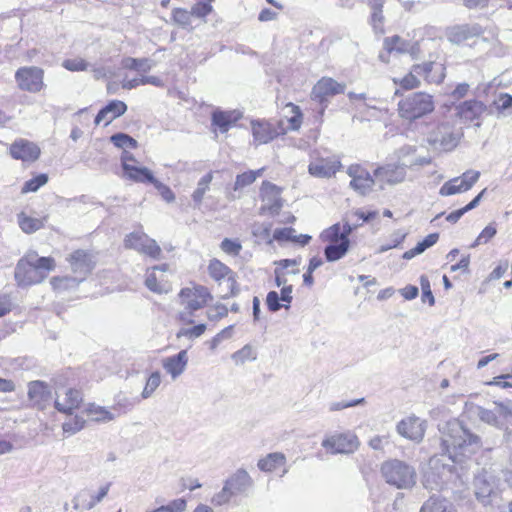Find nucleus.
<instances>
[{
  "label": "nucleus",
  "instance_id": "1",
  "mask_svg": "<svg viewBox=\"0 0 512 512\" xmlns=\"http://www.w3.org/2000/svg\"><path fill=\"white\" fill-rule=\"evenodd\" d=\"M441 446L449 459L461 463L480 448V438L470 433L458 420H451L441 430Z\"/></svg>",
  "mask_w": 512,
  "mask_h": 512
},
{
  "label": "nucleus",
  "instance_id": "2",
  "mask_svg": "<svg viewBox=\"0 0 512 512\" xmlns=\"http://www.w3.org/2000/svg\"><path fill=\"white\" fill-rule=\"evenodd\" d=\"M380 471L386 483L397 489L408 490L416 485V470L404 461L398 459L385 461Z\"/></svg>",
  "mask_w": 512,
  "mask_h": 512
},
{
  "label": "nucleus",
  "instance_id": "3",
  "mask_svg": "<svg viewBox=\"0 0 512 512\" xmlns=\"http://www.w3.org/2000/svg\"><path fill=\"white\" fill-rule=\"evenodd\" d=\"M445 35L447 40L455 45H461L468 41L477 40L485 43H494L497 41V34L492 30L482 27L478 23H464L450 26L446 29Z\"/></svg>",
  "mask_w": 512,
  "mask_h": 512
},
{
  "label": "nucleus",
  "instance_id": "4",
  "mask_svg": "<svg viewBox=\"0 0 512 512\" xmlns=\"http://www.w3.org/2000/svg\"><path fill=\"white\" fill-rule=\"evenodd\" d=\"M433 110V97L424 92L411 93L398 104L399 115L409 121L424 117Z\"/></svg>",
  "mask_w": 512,
  "mask_h": 512
},
{
  "label": "nucleus",
  "instance_id": "5",
  "mask_svg": "<svg viewBox=\"0 0 512 512\" xmlns=\"http://www.w3.org/2000/svg\"><path fill=\"white\" fill-rule=\"evenodd\" d=\"M358 437L351 431L334 432L322 440V447L330 454H351L359 447Z\"/></svg>",
  "mask_w": 512,
  "mask_h": 512
},
{
  "label": "nucleus",
  "instance_id": "6",
  "mask_svg": "<svg viewBox=\"0 0 512 512\" xmlns=\"http://www.w3.org/2000/svg\"><path fill=\"white\" fill-rule=\"evenodd\" d=\"M461 137L460 130H455L449 123H442L430 132L428 141L436 148L451 151L458 145Z\"/></svg>",
  "mask_w": 512,
  "mask_h": 512
},
{
  "label": "nucleus",
  "instance_id": "7",
  "mask_svg": "<svg viewBox=\"0 0 512 512\" xmlns=\"http://www.w3.org/2000/svg\"><path fill=\"white\" fill-rule=\"evenodd\" d=\"M470 412L481 421L496 427L504 426L512 417L511 410L508 406L501 403H494L491 408L473 406Z\"/></svg>",
  "mask_w": 512,
  "mask_h": 512
},
{
  "label": "nucleus",
  "instance_id": "8",
  "mask_svg": "<svg viewBox=\"0 0 512 512\" xmlns=\"http://www.w3.org/2000/svg\"><path fill=\"white\" fill-rule=\"evenodd\" d=\"M44 71L35 66L21 67L15 73V80L19 89L30 93H38L44 87Z\"/></svg>",
  "mask_w": 512,
  "mask_h": 512
},
{
  "label": "nucleus",
  "instance_id": "9",
  "mask_svg": "<svg viewBox=\"0 0 512 512\" xmlns=\"http://www.w3.org/2000/svg\"><path fill=\"white\" fill-rule=\"evenodd\" d=\"M179 298L184 310L191 313L202 308L212 296L206 287L195 286L182 289Z\"/></svg>",
  "mask_w": 512,
  "mask_h": 512
},
{
  "label": "nucleus",
  "instance_id": "10",
  "mask_svg": "<svg viewBox=\"0 0 512 512\" xmlns=\"http://www.w3.org/2000/svg\"><path fill=\"white\" fill-rule=\"evenodd\" d=\"M396 429L402 437L414 442H420L425 434L426 421L415 415H410L402 419L397 424Z\"/></svg>",
  "mask_w": 512,
  "mask_h": 512
},
{
  "label": "nucleus",
  "instance_id": "11",
  "mask_svg": "<svg viewBox=\"0 0 512 512\" xmlns=\"http://www.w3.org/2000/svg\"><path fill=\"white\" fill-rule=\"evenodd\" d=\"M28 399L33 407L44 410L50 405L52 400V392L47 383L40 380L30 381L27 385Z\"/></svg>",
  "mask_w": 512,
  "mask_h": 512
},
{
  "label": "nucleus",
  "instance_id": "12",
  "mask_svg": "<svg viewBox=\"0 0 512 512\" xmlns=\"http://www.w3.org/2000/svg\"><path fill=\"white\" fill-rule=\"evenodd\" d=\"M347 174L352 178L350 187L361 195L369 193L375 184L374 178L360 165L349 166Z\"/></svg>",
  "mask_w": 512,
  "mask_h": 512
},
{
  "label": "nucleus",
  "instance_id": "13",
  "mask_svg": "<svg viewBox=\"0 0 512 512\" xmlns=\"http://www.w3.org/2000/svg\"><path fill=\"white\" fill-rule=\"evenodd\" d=\"M47 277L46 273L27 265V263L19 260L15 268V279L19 286H31L41 283Z\"/></svg>",
  "mask_w": 512,
  "mask_h": 512
},
{
  "label": "nucleus",
  "instance_id": "14",
  "mask_svg": "<svg viewBox=\"0 0 512 512\" xmlns=\"http://www.w3.org/2000/svg\"><path fill=\"white\" fill-rule=\"evenodd\" d=\"M345 84L338 83L336 80L323 77L313 87L311 96L313 99L323 103L327 97L343 93Z\"/></svg>",
  "mask_w": 512,
  "mask_h": 512
},
{
  "label": "nucleus",
  "instance_id": "15",
  "mask_svg": "<svg viewBox=\"0 0 512 512\" xmlns=\"http://www.w3.org/2000/svg\"><path fill=\"white\" fill-rule=\"evenodd\" d=\"M10 154L14 159L33 162L38 159L40 148L26 139H19L11 145Z\"/></svg>",
  "mask_w": 512,
  "mask_h": 512
},
{
  "label": "nucleus",
  "instance_id": "16",
  "mask_svg": "<svg viewBox=\"0 0 512 512\" xmlns=\"http://www.w3.org/2000/svg\"><path fill=\"white\" fill-rule=\"evenodd\" d=\"M262 201L265 207L272 213L277 214L283 206L281 189L275 184L264 181L260 189Z\"/></svg>",
  "mask_w": 512,
  "mask_h": 512
},
{
  "label": "nucleus",
  "instance_id": "17",
  "mask_svg": "<svg viewBox=\"0 0 512 512\" xmlns=\"http://www.w3.org/2000/svg\"><path fill=\"white\" fill-rule=\"evenodd\" d=\"M414 72L423 76L428 83L439 84L445 78V67L440 62L429 61L414 65Z\"/></svg>",
  "mask_w": 512,
  "mask_h": 512
},
{
  "label": "nucleus",
  "instance_id": "18",
  "mask_svg": "<svg viewBox=\"0 0 512 512\" xmlns=\"http://www.w3.org/2000/svg\"><path fill=\"white\" fill-rule=\"evenodd\" d=\"M82 401V395L79 390L68 388L64 395L57 392L55 399V408L62 413L71 414L74 409L78 408Z\"/></svg>",
  "mask_w": 512,
  "mask_h": 512
},
{
  "label": "nucleus",
  "instance_id": "19",
  "mask_svg": "<svg viewBox=\"0 0 512 512\" xmlns=\"http://www.w3.org/2000/svg\"><path fill=\"white\" fill-rule=\"evenodd\" d=\"M341 163L334 159H317L308 166L309 173L314 177L330 178L340 169Z\"/></svg>",
  "mask_w": 512,
  "mask_h": 512
},
{
  "label": "nucleus",
  "instance_id": "20",
  "mask_svg": "<svg viewBox=\"0 0 512 512\" xmlns=\"http://www.w3.org/2000/svg\"><path fill=\"white\" fill-rule=\"evenodd\" d=\"M188 361L187 354H173L162 360V367L172 380H176L186 370Z\"/></svg>",
  "mask_w": 512,
  "mask_h": 512
},
{
  "label": "nucleus",
  "instance_id": "21",
  "mask_svg": "<svg viewBox=\"0 0 512 512\" xmlns=\"http://www.w3.org/2000/svg\"><path fill=\"white\" fill-rule=\"evenodd\" d=\"M374 175L380 181H384L388 184H397L405 179L406 171L404 164H387L383 167L377 168Z\"/></svg>",
  "mask_w": 512,
  "mask_h": 512
},
{
  "label": "nucleus",
  "instance_id": "22",
  "mask_svg": "<svg viewBox=\"0 0 512 512\" xmlns=\"http://www.w3.org/2000/svg\"><path fill=\"white\" fill-rule=\"evenodd\" d=\"M74 273L82 275L79 282L93 269L91 256L84 250H76L67 259Z\"/></svg>",
  "mask_w": 512,
  "mask_h": 512
},
{
  "label": "nucleus",
  "instance_id": "23",
  "mask_svg": "<svg viewBox=\"0 0 512 512\" xmlns=\"http://www.w3.org/2000/svg\"><path fill=\"white\" fill-rule=\"evenodd\" d=\"M486 106L481 101L468 100L457 107V115L465 122H473L480 119L485 113Z\"/></svg>",
  "mask_w": 512,
  "mask_h": 512
},
{
  "label": "nucleus",
  "instance_id": "24",
  "mask_svg": "<svg viewBox=\"0 0 512 512\" xmlns=\"http://www.w3.org/2000/svg\"><path fill=\"white\" fill-rule=\"evenodd\" d=\"M126 111L127 105L123 101L112 100L98 112L94 122L96 125H99L103 120L107 119L105 125H108Z\"/></svg>",
  "mask_w": 512,
  "mask_h": 512
},
{
  "label": "nucleus",
  "instance_id": "25",
  "mask_svg": "<svg viewBox=\"0 0 512 512\" xmlns=\"http://www.w3.org/2000/svg\"><path fill=\"white\" fill-rule=\"evenodd\" d=\"M224 484L228 486L234 495H237L245 492L252 485V480L245 470L239 469Z\"/></svg>",
  "mask_w": 512,
  "mask_h": 512
},
{
  "label": "nucleus",
  "instance_id": "26",
  "mask_svg": "<svg viewBox=\"0 0 512 512\" xmlns=\"http://www.w3.org/2000/svg\"><path fill=\"white\" fill-rule=\"evenodd\" d=\"M20 260L46 274L53 271L56 266L55 260L52 257H39L34 251L27 253Z\"/></svg>",
  "mask_w": 512,
  "mask_h": 512
},
{
  "label": "nucleus",
  "instance_id": "27",
  "mask_svg": "<svg viewBox=\"0 0 512 512\" xmlns=\"http://www.w3.org/2000/svg\"><path fill=\"white\" fill-rule=\"evenodd\" d=\"M252 133L254 142L257 144H265L273 140L276 131L267 122L252 121Z\"/></svg>",
  "mask_w": 512,
  "mask_h": 512
},
{
  "label": "nucleus",
  "instance_id": "28",
  "mask_svg": "<svg viewBox=\"0 0 512 512\" xmlns=\"http://www.w3.org/2000/svg\"><path fill=\"white\" fill-rule=\"evenodd\" d=\"M474 487L476 498L486 504L493 490V483L488 479L486 472L480 473L475 477Z\"/></svg>",
  "mask_w": 512,
  "mask_h": 512
},
{
  "label": "nucleus",
  "instance_id": "29",
  "mask_svg": "<svg viewBox=\"0 0 512 512\" xmlns=\"http://www.w3.org/2000/svg\"><path fill=\"white\" fill-rule=\"evenodd\" d=\"M124 175L130 180L139 183L148 182L152 184L156 179L148 168L136 165H125Z\"/></svg>",
  "mask_w": 512,
  "mask_h": 512
},
{
  "label": "nucleus",
  "instance_id": "30",
  "mask_svg": "<svg viewBox=\"0 0 512 512\" xmlns=\"http://www.w3.org/2000/svg\"><path fill=\"white\" fill-rule=\"evenodd\" d=\"M420 512H457V509L446 499L432 496L423 503Z\"/></svg>",
  "mask_w": 512,
  "mask_h": 512
},
{
  "label": "nucleus",
  "instance_id": "31",
  "mask_svg": "<svg viewBox=\"0 0 512 512\" xmlns=\"http://www.w3.org/2000/svg\"><path fill=\"white\" fill-rule=\"evenodd\" d=\"M122 66L129 70L146 73L156 66V62L148 58L126 57L122 60Z\"/></svg>",
  "mask_w": 512,
  "mask_h": 512
},
{
  "label": "nucleus",
  "instance_id": "32",
  "mask_svg": "<svg viewBox=\"0 0 512 512\" xmlns=\"http://www.w3.org/2000/svg\"><path fill=\"white\" fill-rule=\"evenodd\" d=\"M349 244V240L331 242L324 251L326 259L330 262L339 260L347 253Z\"/></svg>",
  "mask_w": 512,
  "mask_h": 512
},
{
  "label": "nucleus",
  "instance_id": "33",
  "mask_svg": "<svg viewBox=\"0 0 512 512\" xmlns=\"http://www.w3.org/2000/svg\"><path fill=\"white\" fill-rule=\"evenodd\" d=\"M286 462V458L282 453H270L265 458H262L258 461V468L261 471L271 472L276 468L283 466Z\"/></svg>",
  "mask_w": 512,
  "mask_h": 512
},
{
  "label": "nucleus",
  "instance_id": "34",
  "mask_svg": "<svg viewBox=\"0 0 512 512\" xmlns=\"http://www.w3.org/2000/svg\"><path fill=\"white\" fill-rule=\"evenodd\" d=\"M85 411L88 418L95 422H109L115 418V415L110 410L95 404H89Z\"/></svg>",
  "mask_w": 512,
  "mask_h": 512
},
{
  "label": "nucleus",
  "instance_id": "35",
  "mask_svg": "<svg viewBox=\"0 0 512 512\" xmlns=\"http://www.w3.org/2000/svg\"><path fill=\"white\" fill-rule=\"evenodd\" d=\"M72 512H83L91 510L95 507L90 492L87 490H80L72 499Z\"/></svg>",
  "mask_w": 512,
  "mask_h": 512
},
{
  "label": "nucleus",
  "instance_id": "36",
  "mask_svg": "<svg viewBox=\"0 0 512 512\" xmlns=\"http://www.w3.org/2000/svg\"><path fill=\"white\" fill-rule=\"evenodd\" d=\"M18 224L23 232L31 234L44 227V219L29 217L21 212L18 214Z\"/></svg>",
  "mask_w": 512,
  "mask_h": 512
},
{
  "label": "nucleus",
  "instance_id": "37",
  "mask_svg": "<svg viewBox=\"0 0 512 512\" xmlns=\"http://www.w3.org/2000/svg\"><path fill=\"white\" fill-rule=\"evenodd\" d=\"M385 49L389 52L408 53L412 49L410 42L399 36L388 37L384 40Z\"/></svg>",
  "mask_w": 512,
  "mask_h": 512
},
{
  "label": "nucleus",
  "instance_id": "38",
  "mask_svg": "<svg viewBox=\"0 0 512 512\" xmlns=\"http://www.w3.org/2000/svg\"><path fill=\"white\" fill-rule=\"evenodd\" d=\"M162 377L159 371L152 372L146 379L144 388L140 394L141 400L149 399L153 396L155 391L159 388Z\"/></svg>",
  "mask_w": 512,
  "mask_h": 512
},
{
  "label": "nucleus",
  "instance_id": "39",
  "mask_svg": "<svg viewBox=\"0 0 512 512\" xmlns=\"http://www.w3.org/2000/svg\"><path fill=\"white\" fill-rule=\"evenodd\" d=\"M264 168H260L258 170H250L247 172H244L242 174L237 175L236 181L234 183V191H238L240 189H243L246 186L251 185L256 181L258 177H260L263 174Z\"/></svg>",
  "mask_w": 512,
  "mask_h": 512
},
{
  "label": "nucleus",
  "instance_id": "40",
  "mask_svg": "<svg viewBox=\"0 0 512 512\" xmlns=\"http://www.w3.org/2000/svg\"><path fill=\"white\" fill-rule=\"evenodd\" d=\"M237 117H233L231 112L215 111L212 115V122L218 126L221 132H227Z\"/></svg>",
  "mask_w": 512,
  "mask_h": 512
},
{
  "label": "nucleus",
  "instance_id": "41",
  "mask_svg": "<svg viewBox=\"0 0 512 512\" xmlns=\"http://www.w3.org/2000/svg\"><path fill=\"white\" fill-rule=\"evenodd\" d=\"M148 236L144 233L133 232L126 236L124 245L126 248L134 249L140 253L144 250Z\"/></svg>",
  "mask_w": 512,
  "mask_h": 512
},
{
  "label": "nucleus",
  "instance_id": "42",
  "mask_svg": "<svg viewBox=\"0 0 512 512\" xmlns=\"http://www.w3.org/2000/svg\"><path fill=\"white\" fill-rule=\"evenodd\" d=\"M468 191L466 187L462 184V182H459L458 178L455 177L446 183L440 188L439 194L441 196H450L458 193H463Z\"/></svg>",
  "mask_w": 512,
  "mask_h": 512
},
{
  "label": "nucleus",
  "instance_id": "43",
  "mask_svg": "<svg viewBox=\"0 0 512 512\" xmlns=\"http://www.w3.org/2000/svg\"><path fill=\"white\" fill-rule=\"evenodd\" d=\"M208 270L210 276L215 280H221L230 273V269L225 264L216 259L210 261Z\"/></svg>",
  "mask_w": 512,
  "mask_h": 512
},
{
  "label": "nucleus",
  "instance_id": "44",
  "mask_svg": "<svg viewBox=\"0 0 512 512\" xmlns=\"http://www.w3.org/2000/svg\"><path fill=\"white\" fill-rule=\"evenodd\" d=\"M212 173L204 175L198 182L196 190L193 192V200L200 204L203 200L204 194L209 189V185L212 181Z\"/></svg>",
  "mask_w": 512,
  "mask_h": 512
},
{
  "label": "nucleus",
  "instance_id": "45",
  "mask_svg": "<svg viewBox=\"0 0 512 512\" xmlns=\"http://www.w3.org/2000/svg\"><path fill=\"white\" fill-rule=\"evenodd\" d=\"M111 142L118 148H136L137 141L125 133H117L111 136Z\"/></svg>",
  "mask_w": 512,
  "mask_h": 512
},
{
  "label": "nucleus",
  "instance_id": "46",
  "mask_svg": "<svg viewBox=\"0 0 512 512\" xmlns=\"http://www.w3.org/2000/svg\"><path fill=\"white\" fill-rule=\"evenodd\" d=\"M418 74L414 72V67L401 79L394 78L393 81L395 84H399L404 89H414L420 85V81L418 79Z\"/></svg>",
  "mask_w": 512,
  "mask_h": 512
},
{
  "label": "nucleus",
  "instance_id": "47",
  "mask_svg": "<svg viewBox=\"0 0 512 512\" xmlns=\"http://www.w3.org/2000/svg\"><path fill=\"white\" fill-rule=\"evenodd\" d=\"M47 181L48 176L46 174H39L38 176L25 182L22 188V193L36 192L40 187L45 185Z\"/></svg>",
  "mask_w": 512,
  "mask_h": 512
},
{
  "label": "nucleus",
  "instance_id": "48",
  "mask_svg": "<svg viewBox=\"0 0 512 512\" xmlns=\"http://www.w3.org/2000/svg\"><path fill=\"white\" fill-rule=\"evenodd\" d=\"M85 420L82 417L75 416L74 418L63 423L62 428L65 433L73 435L84 428Z\"/></svg>",
  "mask_w": 512,
  "mask_h": 512
},
{
  "label": "nucleus",
  "instance_id": "49",
  "mask_svg": "<svg viewBox=\"0 0 512 512\" xmlns=\"http://www.w3.org/2000/svg\"><path fill=\"white\" fill-rule=\"evenodd\" d=\"M423 485L426 489L433 490H441L443 489L444 482L440 479L438 475L434 472H427L424 476Z\"/></svg>",
  "mask_w": 512,
  "mask_h": 512
},
{
  "label": "nucleus",
  "instance_id": "50",
  "mask_svg": "<svg viewBox=\"0 0 512 512\" xmlns=\"http://www.w3.org/2000/svg\"><path fill=\"white\" fill-rule=\"evenodd\" d=\"M62 66L72 72L86 71L89 64L82 58L66 59Z\"/></svg>",
  "mask_w": 512,
  "mask_h": 512
},
{
  "label": "nucleus",
  "instance_id": "51",
  "mask_svg": "<svg viewBox=\"0 0 512 512\" xmlns=\"http://www.w3.org/2000/svg\"><path fill=\"white\" fill-rule=\"evenodd\" d=\"M234 496V494L230 491V489L228 488V486H226L224 484L223 488L221 489V491H219L218 493H216L212 499H211V503L214 505V506H222V505H225L227 504L230 499Z\"/></svg>",
  "mask_w": 512,
  "mask_h": 512
},
{
  "label": "nucleus",
  "instance_id": "52",
  "mask_svg": "<svg viewBox=\"0 0 512 512\" xmlns=\"http://www.w3.org/2000/svg\"><path fill=\"white\" fill-rule=\"evenodd\" d=\"M191 16H193L191 11L189 12L185 9L178 8L173 11L174 22L183 28H186L190 25Z\"/></svg>",
  "mask_w": 512,
  "mask_h": 512
},
{
  "label": "nucleus",
  "instance_id": "53",
  "mask_svg": "<svg viewBox=\"0 0 512 512\" xmlns=\"http://www.w3.org/2000/svg\"><path fill=\"white\" fill-rule=\"evenodd\" d=\"M206 329L204 324H199L191 328H183L177 333V337L181 339L182 337L188 339H194L201 336Z\"/></svg>",
  "mask_w": 512,
  "mask_h": 512
},
{
  "label": "nucleus",
  "instance_id": "54",
  "mask_svg": "<svg viewBox=\"0 0 512 512\" xmlns=\"http://www.w3.org/2000/svg\"><path fill=\"white\" fill-rule=\"evenodd\" d=\"M142 254L148 255L153 259H160L162 250L154 239L148 237Z\"/></svg>",
  "mask_w": 512,
  "mask_h": 512
},
{
  "label": "nucleus",
  "instance_id": "55",
  "mask_svg": "<svg viewBox=\"0 0 512 512\" xmlns=\"http://www.w3.org/2000/svg\"><path fill=\"white\" fill-rule=\"evenodd\" d=\"M221 249L223 252H225L229 255L237 256V255H239L240 251L242 250V245L238 241L231 240L229 238H225L221 242Z\"/></svg>",
  "mask_w": 512,
  "mask_h": 512
},
{
  "label": "nucleus",
  "instance_id": "56",
  "mask_svg": "<svg viewBox=\"0 0 512 512\" xmlns=\"http://www.w3.org/2000/svg\"><path fill=\"white\" fill-rule=\"evenodd\" d=\"M420 286L422 289V300L429 302V305L432 306L435 303L434 296L431 291L430 281L426 275L420 276Z\"/></svg>",
  "mask_w": 512,
  "mask_h": 512
},
{
  "label": "nucleus",
  "instance_id": "57",
  "mask_svg": "<svg viewBox=\"0 0 512 512\" xmlns=\"http://www.w3.org/2000/svg\"><path fill=\"white\" fill-rule=\"evenodd\" d=\"M212 11V7L210 2L207 0H199L198 3L193 5L191 8V13L193 16L197 18H202L208 15Z\"/></svg>",
  "mask_w": 512,
  "mask_h": 512
},
{
  "label": "nucleus",
  "instance_id": "58",
  "mask_svg": "<svg viewBox=\"0 0 512 512\" xmlns=\"http://www.w3.org/2000/svg\"><path fill=\"white\" fill-rule=\"evenodd\" d=\"M479 177L480 172L468 170L457 178L459 182H462V184L464 185V187L467 188V190H470L473 187V185L478 181Z\"/></svg>",
  "mask_w": 512,
  "mask_h": 512
},
{
  "label": "nucleus",
  "instance_id": "59",
  "mask_svg": "<svg viewBox=\"0 0 512 512\" xmlns=\"http://www.w3.org/2000/svg\"><path fill=\"white\" fill-rule=\"evenodd\" d=\"M496 228L494 225L490 224L486 226L482 232L479 234L475 242L471 245V248H474L482 243L488 242L491 238L496 235Z\"/></svg>",
  "mask_w": 512,
  "mask_h": 512
},
{
  "label": "nucleus",
  "instance_id": "60",
  "mask_svg": "<svg viewBox=\"0 0 512 512\" xmlns=\"http://www.w3.org/2000/svg\"><path fill=\"white\" fill-rule=\"evenodd\" d=\"M494 105L498 112H504L512 107V96L507 93H501L494 100Z\"/></svg>",
  "mask_w": 512,
  "mask_h": 512
},
{
  "label": "nucleus",
  "instance_id": "61",
  "mask_svg": "<svg viewBox=\"0 0 512 512\" xmlns=\"http://www.w3.org/2000/svg\"><path fill=\"white\" fill-rule=\"evenodd\" d=\"M152 184L158 190V192L166 202H173L175 200V195L168 186L164 185L157 179H155V181Z\"/></svg>",
  "mask_w": 512,
  "mask_h": 512
},
{
  "label": "nucleus",
  "instance_id": "62",
  "mask_svg": "<svg viewBox=\"0 0 512 512\" xmlns=\"http://www.w3.org/2000/svg\"><path fill=\"white\" fill-rule=\"evenodd\" d=\"M233 326H228L221 330L210 342V349H216L219 343L223 340L229 339L232 336Z\"/></svg>",
  "mask_w": 512,
  "mask_h": 512
},
{
  "label": "nucleus",
  "instance_id": "63",
  "mask_svg": "<svg viewBox=\"0 0 512 512\" xmlns=\"http://www.w3.org/2000/svg\"><path fill=\"white\" fill-rule=\"evenodd\" d=\"M295 230L293 228L276 229L273 238L277 241H293Z\"/></svg>",
  "mask_w": 512,
  "mask_h": 512
},
{
  "label": "nucleus",
  "instance_id": "64",
  "mask_svg": "<svg viewBox=\"0 0 512 512\" xmlns=\"http://www.w3.org/2000/svg\"><path fill=\"white\" fill-rule=\"evenodd\" d=\"M111 487V483H105L101 485L96 492H90V496L94 505L96 506L98 503L102 502V500L107 496Z\"/></svg>",
  "mask_w": 512,
  "mask_h": 512
}]
</instances>
